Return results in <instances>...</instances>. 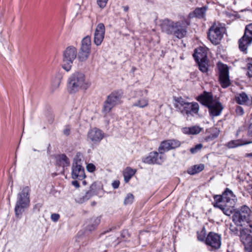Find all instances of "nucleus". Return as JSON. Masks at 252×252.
Segmentation results:
<instances>
[{
  "label": "nucleus",
  "instance_id": "1",
  "mask_svg": "<svg viewBox=\"0 0 252 252\" xmlns=\"http://www.w3.org/2000/svg\"><path fill=\"white\" fill-rule=\"evenodd\" d=\"M232 220L237 226H243L249 224L248 228L240 230V238L245 250L252 252V211L247 205H243L234 210Z\"/></svg>",
  "mask_w": 252,
  "mask_h": 252
},
{
  "label": "nucleus",
  "instance_id": "2",
  "mask_svg": "<svg viewBox=\"0 0 252 252\" xmlns=\"http://www.w3.org/2000/svg\"><path fill=\"white\" fill-rule=\"evenodd\" d=\"M189 25V21L183 17L180 20L176 22L168 19H164L160 24V27L162 32L181 39L187 34L188 27Z\"/></svg>",
  "mask_w": 252,
  "mask_h": 252
},
{
  "label": "nucleus",
  "instance_id": "3",
  "mask_svg": "<svg viewBox=\"0 0 252 252\" xmlns=\"http://www.w3.org/2000/svg\"><path fill=\"white\" fill-rule=\"evenodd\" d=\"M90 86L91 83L82 73L76 72L68 79V90L71 94L75 93L80 90H86Z\"/></svg>",
  "mask_w": 252,
  "mask_h": 252
},
{
  "label": "nucleus",
  "instance_id": "4",
  "mask_svg": "<svg viewBox=\"0 0 252 252\" xmlns=\"http://www.w3.org/2000/svg\"><path fill=\"white\" fill-rule=\"evenodd\" d=\"M30 189L28 187H24L21 192L17 195L14 211L17 218L21 219L23 212L29 207L30 204Z\"/></svg>",
  "mask_w": 252,
  "mask_h": 252
},
{
  "label": "nucleus",
  "instance_id": "5",
  "mask_svg": "<svg viewBox=\"0 0 252 252\" xmlns=\"http://www.w3.org/2000/svg\"><path fill=\"white\" fill-rule=\"evenodd\" d=\"M175 108L183 115L193 116L198 113L199 106L197 102H187L182 97L175 99Z\"/></svg>",
  "mask_w": 252,
  "mask_h": 252
},
{
  "label": "nucleus",
  "instance_id": "6",
  "mask_svg": "<svg viewBox=\"0 0 252 252\" xmlns=\"http://www.w3.org/2000/svg\"><path fill=\"white\" fill-rule=\"evenodd\" d=\"M123 96V92L121 90L112 92L107 96L104 101L102 112L106 115L111 111L114 106L121 104Z\"/></svg>",
  "mask_w": 252,
  "mask_h": 252
},
{
  "label": "nucleus",
  "instance_id": "7",
  "mask_svg": "<svg viewBox=\"0 0 252 252\" xmlns=\"http://www.w3.org/2000/svg\"><path fill=\"white\" fill-rule=\"evenodd\" d=\"M77 51L73 46L67 47L63 52L62 67L66 71H69L73 63L77 57Z\"/></svg>",
  "mask_w": 252,
  "mask_h": 252
},
{
  "label": "nucleus",
  "instance_id": "8",
  "mask_svg": "<svg viewBox=\"0 0 252 252\" xmlns=\"http://www.w3.org/2000/svg\"><path fill=\"white\" fill-rule=\"evenodd\" d=\"M225 32V28L220 23H214L209 28L208 37L211 42L216 45L221 40Z\"/></svg>",
  "mask_w": 252,
  "mask_h": 252
},
{
  "label": "nucleus",
  "instance_id": "9",
  "mask_svg": "<svg viewBox=\"0 0 252 252\" xmlns=\"http://www.w3.org/2000/svg\"><path fill=\"white\" fill-rule=\"evenodd\" d=\"M252 42V23L247 25L243 37L239 40L240 50L246 53L248 47Z\"/></svg>",
  "mask_w": 252,
  "mask_h": 252
},
{
  "label": "nucleus",
  "instance_id": "10",
  "mask_svg": "<svg viewBox=\"0 0 252 252\" xmlns=\"http://www.w3.org/2000/svg\"><path fill=\"white\" fill-rule=\"evenodd\" d=\"M165 159V155L158 151L150 153L147 157L143 158V161L149 164H161Z\"/></svg>",
  "mask_w": 252,
  "mask_h": 252
},
{
  "label": "nucleus",
  "instance_id": "11",
  "mask_svg": "<svg viewBox=\"0 0 252 252\" xmlns=\"http://www.w3.org/2000/svg\"><path fill=\"white\" fill-rule=\"evenodd\" d=\"M181 145V142L177 139H168L161 142L158 150L164 154L166 152L179 147Z\"/></svg>",
  "mask_w": 252,
  "mask_h": 252
},
{
  "label": "nucleus",
  "instance_id": "12",
  "mask_svg": "<svg viewBox=\"0 0 252 252\" xmlns=\"http://www.w3.org/2000/svg\"><path fill=\"white\" fill-rule=\"evenodd\" d=\"M220 71L219 79L222 88H225L230 85L228 66L223 63L219 64Z\"/></svg>",
  "mask_w": 252,
  "mask_h": 252
},
{
  "label": "nucleus",
  "instance_id": "13",
  "mask_svg": "<svg viewBox=\"0 0 252 252\" xmlns=\"http://www.w3.org/2000/svg\"><path fill=\"white\" fill-rule=\"evenodd\" d=\"M148 90L144 91L139 90L135 91V97L137 98V100L133 103L132 106L143 108L147 107L149 104V99L146 96H144V94L147 95Z\"/></svg>",
  "mask_w": 252,
  "mask_h": 252
},
{
  "label": "nucleus",
  "instance_id": "14",
  "mask_svg": "<svg viewBox=\"0 0 252 252\" xmlns=\"http://www.w3.org/2000/svg\"><path fill=\"white\" fill-rule=\"evenodd\" d=\"M205 243L213 249H219L221 246V236L216 233L211 232L207 235Z\"/></svg>",
  "mask_w": 252,
  "mask_h": 252
},
{
  "label": "nucleus",
  "instance_id": "15",
  "mask_svg": "<svg viewBox=\"0 0 252 252\" xmlns=\"http://www.w3.org/2000/svg\"><path fill=\"white\" fill-rule=\"evenodd\" d=\"M105 33V26L100 23L97 26L94 33V42L97 46L100 45L104 39Z\"/></svg>",
  "mask_w": 252,
  "mask_h": 252
},
{
  "label": "nucleus",
  "instance_id": "16",
  "mask_svg": "<svg viewBox=\"0 0 252 252\" xmlns=\"http://www.w3.org/2000/svg\"><path fill=\"white\" fill-rule=\"evenodd\" d=\"M103 137L102 131L96 128H94L88 132V138L91 141L96 143L100 142Z\"/></svg>",
  "mask_w": 252,
  "mask_h": 252
},
{
  "label": "nucleus",
  "instance_id": "17",
  "mask_svg": "<svg viewBox=\"0 0 252 252\" xmlns=\"http://www.w3.org/2000/svg\"><path fill=\"white\" fill-rule=\"evenodd\" d=\"M197 100L207 107L215 101L213 99L212 93L206 91L198 96Z\"/></svg>",
  "mask_w": 252,
  "mask_h": 252
},
{
  "label": "nucleus",
  "instance_id": "18",
  "mask_svg": "<svg viewBox=\"0 0 252 252\" xmlns=\"http://www.w3.org/2000/svg\"><path fill=\"white\" fill-rule=\"evenodd\" d=\"M223 202L225 204H229L230 206H234L237 200V197L233 192L227 188L223 193Z\"/></svg>",
  "mask_w": 252,
  "mask_h": 252
},
{
  "label": "nucleus",
  "instance_id": "19",
  "mask_svg": "<svg viewBox=\"0 0 252 252\" xmlns=\"http://www.w3.org/2000/svg\"><path fill=\"white\" fill-rule=\"evenodd\" d=\"M208 108L210 115L213 117L220 115L223 109L221 103L217 101H215Z\"/></svg>",
  "mask_w": 252,
  "mask_h": 252
},
{
  "label": "nucleus",
  "instance_id": "20",
  "mask_svg": "<svg viewBox=\"0 0 252 252\" xmlns=\"http://www.w3.org/2000/svg\"><path fill=\"white\" fill-rule=\"evenodd\" d=\"M193 57L196 62L207 60L206 49L202 47L197 48L194 50Z\"/></svg>",
  "mask_w": 252,
  "mask_h": 252
},
{
  "label": "nucleus",
  "instance_id": "21",
  "mask_svg": "<svg viewBox=\"0 0 252 252\" xmlns=\"http://www.w3.org/2000/svg\"><path fill=\"white\" fill-rule=\"evenodd\" d=\"M202 128L197 126H194L190 127H184L182 128V131L183 133L188 135H195L200 132Z\"/></svg>",
  "mask_w": 252,
  "mask_h": 252
},
{
  "label": "nucleus",
  "instance_id": "22",
  "mask_svg": "<svg viewBox=\"0 0 252 252\" xmlns=\"http://www.w3.org/2000/svg\"><path fill=\"white\" fill-rule=\"evenodd\" d=\"M215 207L220 208L226 216H229L232 214V211L234 206H229V204H217L214 205Z\"/></svg>",
  "mask_w": 252,
  "mask_h": 252
},
{
  "label": "nucleus",
  "instance_id": "23",
  "mask_svg": "<svg viewBox=\"0 0 252 252\" xmlns=\"http://www.w3.org/2000/svg\"><path fill=\"white\" fill-rule=\"evenodd\" d=\"M62 79V75L59 73L56 74V75L52 78L50 88L52 92H54L59 88Z\"/></svg>",
  "mask_w": 252,
  "mask_h": 252
},
{
  "label": "nucleus",
  "instance_id": "24",
  "mask_svg": "<svg viewBox=\"0 0 252 252\" xmlns=\"http://www.w3.org/2000/svg\"><path fill=\"white\" fill-rule=\"evenodd\" d=\"M252 143V141H246L243 143L241 140H233L227 143L226 146L229 149L235 148L238 146Z\"/></svg>",
  "mask_w": 252,
  "mask_h": 252
},
{
  "label": "nucleus",
  "instance_id": "25",
  "mask_svg": "<svg viewBox=\"0 0 252 252\" xmlns=\"http://www.w3.org/2000/svg\"><path fill=\"white\" fill-rule=\"evenodd\" d=\"M235 99L237 103L243 105L247 104L249 98L248 95L245 93L243 92L238 94L236 96Z\"/></svg>",
  "mask_w": 252,
  "mask_h": 252
},
{
  "label": "nucleus",
  "instance_id": "26",
  "mask_svg": "<svg viewBox=\"0 0 252 252\" xmlns=\"http://www.w3.org/2000/svg\"><path fill=\"white\" fill-rule=\"evenodd\" d=\"M56 158L58 162L63 166H67L69 165V159L65 155H59Z\"/></svg>",
  "mask_w": 252,
  "mask_h": 252
},
{
  "label": "nucleus",
  "instance_id": "27",
  "mask_svg": "<svg viewBox=\"0 0 252 252\" xmlns=\"http://www.w3.org/2000/svg\"><path fill=\"white\" fill-rule=\"evenodd\" d=\"M204 169V165L200 164L194 165L188 170V173H198Z\"/></svg>",
  "mask_w": 252,
  "mask_h": 252
},
{
  "label": "nucleus",
  "instance_id": "28",
  "mask_svg": "<svg viewBox=\"0 0 252 252\" xmlns=\"http://www.w3.org/2000/svg\"><path fill=\"white\" fill-rule=\"evenodd\" d=\"M90 55V53L80 49L78 54V60L80 62H85Z\"/></svg>",
  "mask_w": 252,
  "mask_h": 252
},
{
  "label": "nucleus",
  "instance_id": "29",
  "mask_svg": "<svg viewBox=\"0 0 252 252\" xmlns=\"http://www.w3.org/2000/svg\"><path fill=\"white\" fill-rule=\"evenodd\" d=\"M199 66V70L203 72L206 73L208 70V60H203L196 62Z\"/></svg>",
  "mask_w": 252,
  "mask_h": 252
},
{
  "label": "nucleus",
  "instance_id": "30",
  "mask_svg": "<svg viewBox=\"0 0 252 252\" xmlns=\"http://www.w3.org/2000/svg\"><path fill=\"white\" fill-rule=\"evenodd\" d=\"M82 163H73L72 167V173H84V168L82 166Z\"/></svg>",
  "mask_w": 252,
  "mask_h": 252
},
{
  "label": "nucleus",
  "instance_id": "31",
  "mask_svg": "<svg viewBox=\"0 0 252 252\" xmlns=\"http://www.w3.org/2000/svg\"><path fill=\"white\" fill-rule=\"evenodd\" d=\"M206 11L205 7L196 8L193 11V15L195 17L201 18H203Z\"/></svg>",
  "mask_w": 252,
  "mask_h": 252
},
{
  "label": "nucleus",
  "instance_id": "32",
  "mask_svg": "<svg viewBox=\"0 0 252 252\" xmlns=\"http://www.w3.org/2000/svg\"><path fill=\"white\" fill-rule=\"evenodd\" d=\"M92 42L91 38L90 36H86L83 38L81 41V47L91 48Z\"/></svg>",
  "mask_w": 252,
  "mask_h": 252
},
{
  "label": "nucleus",
  "instance_id": "33",
  "mask_svg": "<svg viewBox=\"0 0 252 252\" xmlns=\"http://www.w3.org/2000/svg\"><path fill=\"white\" fill-rule=\"evenodd\" d=\"M203 147V145L201 143L196 145L194 147H192L190 149V152L192 154H194L198 153L201 150Z\"/></svg>",
  "mask_w": 252,
  "mask_h": 252
},
{
  "label": "nucleus",
  "instance_id": "34",
  "mask_svg": "<svg viewBox=\"0 0 252 252\" xmlns=\"http://www.w3.org/2000/svg\"><path fill=\"white\" fill-rule=\"evenodd\" d=\"M134 196L131 193H128L125 199L124 204L125 205L131 204L133 201Z\"/></svg>",
  "mask_w": 252,
  "mask_h": 252
},
{
  "label": "nucleus",
  "instance_id": "35",
  "mask_svg": "<svg viewBox=\"0 0 252 252\" xmlns=\"http://www.w3.org/2000/svg\"><path fill=\"white\" fill-rule=\"evenodd\" d=\"M83 156L80 152L77 153L76 154L74 159L73 163H82V158Z\"/></svg>",
  "mask_w": 252,
  "mask_h": 252
},
{
  "label": "nucleus",
  "instance_id": "36",
  "mask_svg": "<svg viewBox=\"0 0 252 252\" xmlns=\"http://www.w3.org/2000/svg\"><path fill=\"white\" fill-rule=\"evenodd\" d=\"M214 199L216 201V203L214 204H223V194L220 195H216L214 196Z\"/></svg>",
  "mask_w": 252,
  "mask_h": 252
},
{
  "label": "nucleus",
  "instance_id": "37",
  "mask_svg": "<svg viewBox=\"0 0 252 252\" xmlns=\"http://www.w3.org/2000/svg\"><path fill=\"white\" fill-rule=\"evenodd\" d=\"M86 177V174H72V179L75 180H82Z\"/></svg>",
  "mask_w": 252,
  "mask_h": 252
},
{
  "label": "nucleus",
  "instance_id": "38",
  "mask_svg": "<svg viewBox=\"0 0 252 252\" xmlns=\"http://www.w3.org/2000/svg\"><path fill=\"white\" fill-rule=\"evenodd\" d=\"M108 0H97L96 2L100 8H103L106 6Z\"/></svg>",
  "mask_w": 252,
  "mask_h": 252
},
{
  "label": "nucleus",
  "instance_id": "39",
  "mask_svg": "<svg viewBox=\"0 0 252 252\" xmlns=\"http://www.w3.org/2000/svg\"><path fill=\"white\" fill-rule=\"evenodd\" d=\"M89 194V193L87 192L85 196H83L81 198H76L75 200L77 202L79 203H82L85 201L89 199V197H88V195Z\"/></svg>",
  "mask_w": 252,
  "mask_h": 252
},
{
  "label": "nucleus",
  "instance_id": "40",
  "mask_svg": "<svg viewBox=\"0 0 252 252\" xmlns=\"http://www.w3.org/2000/svg\"><path fill=\"white\" fill-rule=\"evenodd\" d=\"M87 171L89 172H94L95 171V165L93 163H89L87 164L86 166Z\"/></svg>",
  "mask_w": 252,
  "mask_h": 252
},
{
  "label": "nucleus",
  "instance_id": "41",
  "mask_svg": "<svg viewBox=\"0 0 252 252\" xmlns=\"http://www.w3.org/2000/svg\"><path fill=\"white\" fill-rule=\"evenodd\" d=\"M248 69V74L250 77H252V59L247 63Z\"/></svg>",
  "mask_w": 252,
  "mask_h": 252
},
{
  "label": "nucleus",
  "instance_id": "42",
  "mask_svg": "<svg viewBox=\"0 0 252 252\" xmlns=\"http://www.w3.org/2000/svg\"><path fill=\"white\" fill-rule=\"evenodd\" d=\"M236 113L238 115H242L244 113V111L243 108L240 106H238L236 108Z\"/></svg>",
  "mask_w": 252,
  "mask_h": 252
},
{
  "label": "nucleus",
  "instance_id": "43",
  "mask_svg": "<svg viewBox=\"0 0 252 252\" xmlns=\"http://www.w3.org/2000/svg\"><path fill=\"white\" fill-rule=\"evenodd\" d=\"M136 172V170L135 169H133L129 167H127L125 169L123 173H135Z\"/></svg>",
  "mask_w": 252,
  "mask_h": 252
},
{
  "label": "nucleus",
  "instance_id": "44",
  "mask_svg": "<svg viewBox=\"0 0 252 252\" xmlns=\"http://www.w3.org/2000/svg\"><path fill=\"white\" fill-rule=\"evenodd\" d=\"M230 231L234 234H237L239 233V230L235 226L231 225L230 226Z\"/></svg>",
  "mask_w": 252,
  "mask_h": 252
},
{
  "label": "nucleus",
  "instance_id": "45",
  "mask_svg": "<svg viewBox=\"0 0 252 252\" xmlns=\"http://www.w3.org/2000/svg\"><path fill=\"white\" fill-rule=\"evenodd\" d=\"M59 218L60 215L58 214H53L51 215V219L54 222L57 221Z\"/></svg>",
  "mask_w": 252,
  "mask_h": 252
},
{
  "label": "nucleus",
  "instance_id": "46",
  "mask_svg": "<svg viewBox=\"0 0 252 252\" xmlns=\"http://www.w3.org/2000/svg\"><path fill=\"white\" fill-rule=\"evenodd\" d=\"M70 127L69 126H66L63 131V133L64 135L66 136H68L70 134Z\"/></svg>",
  "mask_w": 252,
  "mask_h": 252
},
{
  "label": "nucleus",
  "instance_id": "47",
  "mask_svg": "<svg viewBox=\"0 0 252 252\" xmlns=\"http://www.w3.org/2000/svg\"><path fill=\"white\" fill-rule=\"evenodd\" d=\"M112 187L114 189H116L119 188L120 185V182L119 180H115L113 181L112 184Z\"/></svg>",
  "mask_w": 252,
  "mask_h": 252
},
{
  "label": "nucleus",
  "instance_id": "48",
  "mask_svg": "<svg viewBox=\"0 0 252 252\" xmlns=\"http://www.w3.org/2000/svg\"><path fill=\"white\" fill-rule=\"evenodd\" d=\"M134 174H124V179L126 183H127Z\"/></svg>",
  "mask_w": 252,
  "mask_h": 252
},
{
  "label": "nucleus",
  "instance_id": "49",
  "mask_svg": "<svg viewBox=\"0 0 252 252\" xmlns=\"http://www.w3.org/2000/svg\"><path fill=\"white\" fill-rule=\"evenodd\" d=\"M99 221H100L99 220H98V219L95 220L94 221L95 222V224L94 225H93L92 227L89 228V230L90 231H92V230H94L95 228V226L98 225V224L99 222Z\"/></svg>",
  "mask_w": 252,
  "mask_h": 252
},
{
  "label": "nucleus",
  "instance_id": "50",
  "mask_svg": "<svg viewBox=\"0 0 252 252\" xmlns=\"http://www.w3.org/2000/svg\"><path fill=\"white\" fill-rule=\"evenodd\" d=\"M72 184L76 188L79 187V183H78V181L77 180L73 181L72 182Z\"/></svg>",
  "mask_w": 252,
  "mask_h": 252
},
{
  "label": "nucleus",
  "instance_id": "51",
  "mask_svg": "<svg viewBox=\"0 0 252 252\" xmlns=\"http://www.w3.org/2000/svg\"><path fill=\"white\" fill-rule=\"evenodd\" d=\"M248 134L249 135L252 136V123L249 126Z\"/></svg>",
  "mask_w": 252,
  "mask_h": 252
},
{
  "label": "nucleus",
  "instance_id": "52",
  "mask_svg": "<svg viewBox=\"0 0 252 252\" xmlns=\"http://www.w3.org/2000/svg\"><path fill=\"white\" fill-rule=\"evenodd\" d=\"M80 49L86 51L89 53H91V49L90 48H87V47H81L80 48Z\"/></svg>",
  "mask_w": 252,
  "mask_h": 252
},
{
  "label": "nucleus",
  "instance_id": "53",
  "mask_svg": "<svg viewBox=\"0 0 252 252\" xmlns=\"http://www.w3.org/2000/svg\"><path fill=\"white\" fill-rule=\"evenodd\" d=\"M198 239L200 241H203L204 240V236H201L200 235H198Z\"/></svg>",
  "mask_w": 252,
  "mask_h": 252
},
{
  "label": "nucleus",
  "instance_id": "54",
  "mask_svg": "<svg viewBox=\"0 0 252 252\" xmlns=\"http://www.w3.org/2000/svg\"><path fill=\"white\" fill-rule=\"evenodd\" d=\"M124 11L127 12L129 9V7L127 5L124 6L123 7Z\"/></svg>",
  "mask_w": 252,
  "mask_h": 252
},
{
  "label": "nucleus",
  "instance_id": "55",
  "mask_svg": "<svg viewBox=\"0 0 252 252\" xmlns=\"http://www.w3.org/2000/svg\"><path fill=\"white\" fill-rule=\"evenodd\" d=\"M246 157H252V153L247 154L246 155Z\"/></svg>",
  "mask_w": 252,
  "mask_h": 252
},
{
  "label": "nucleus",
  "instance_id": "56",
  "mask_svg": "<svg viewBox=\"0 0 252 252\" xmlns=\"http://www.w3.org/2000/svg\"><path fill=\"white\" fill-rule=\"evenodd\" d=\"M136 68L135 67H132V72H134L136 70Z\"/></svg>",
  "mask_w": 252,
  "mask_h": 252
},
{
  "label": "nucleus",
  "instance_id": "57",
  "mask_svg": "<svg viewBox=\"0 0 252 252\" xmlns=\"http://www.w3.org/2000/svg\"><path fill=\"white\" fill-rule=\"evenodd\" d=\"M82 183L84 185H86L87 184L86 181L85 180L83 181Z\"/></svg>",
  "mask_w": 252,
  "mask_h": 252
},
{
  "label": "nucleus",
  "instance_id": "58",
  "mask_svg": "<svg viewBox=\"0 0 252 252\" xmlns=\"http://www.w3.org/2000/svg\"><path fill=\"white\" fill-rule=\"evenodd\" d=\"M219 135V133H217V134H215V137H217Z\"/></svg>",
  "mask_w": 252,
  "mask_h": 252
},
{
  "label": "nucleus",
  "instance_id": "59",
  "mask_svg": "<svg viewBox=\"0 0 252 252\" xmlns=\"http://www.w3.org/2000/svg\"><path fill=\"white\" fill-rule=\"evenodd\" d=\"M243 44L245 45L246 44V41L243 42Z\"/></svg>",
  "mask_w": 252,
  "mask_h": 252
},
{
  "label": "nucleus",
  "instance_id": "60",
  "mask_svg": "<svg viewBox=\"0 0 252 252\" xmlns=\"http://www.w3.org/2000/svg\"><path fill=\"white\" fill-rule=\"evenodd\" d=\"M191 15V14H189V17H192Z\"/></svg>",
  "mask_w": 252,
  "mask_h": 252
}]
</instances>
